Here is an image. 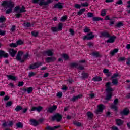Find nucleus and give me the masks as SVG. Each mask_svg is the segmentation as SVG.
<instances>
[{"instance_id":"f257e3e1","label":"nucleus","mask_w":130,"mask_h":130,"mask_svg":"<svg viewBox=\"0 0 130 130\" xmlns=\"http://www.w3.org/2000/svg\"><path fill=\"white\" fill-rule=\"evenodd\" d=\"M1 6L3 7V8H6V9L9 8L6 12V14L9 15V14H11L13 12V8L15 7V3L12 1H4L1 4Z\"/></svg>"},{"instance_id":"f03ea898","label":"nucleus","mask_w":130,"mask_h":130,"mask_svg":"<svg viewBox=\"0 0 130 130\" xmlns=\"http://www.w3.org/2000/svg\"><path fill=\"white\" fill-rule=\"evenodd\" d=\"M39 1L40 3H39ZM34 4H39V6L42 7V9H46L49 6V4H52L53 0H47L44 2V0H32Z\"/></svg>"},{"instance_id":"7ed1b4c3","label":"nucleus","mask_w":130,"mask_h":130,"mask_svg":"<svg viewBox=\"0 0 130 130\" xmlns=\"http://www.w3.org/2000/svg\"><path fill=\"white\" fill-rule=\"evenodd\" d=\"M110 82H107L106 84V92L107 93L105 100H109L112 97V92H113V88L110 87Z\"/></svg>"},{"instance_id":"20e7f679","label":"nucleus","mask_w":130,"mask_h":130,"mask_svg":"<svg viewBox=\"0 0 130 130\" xmlns=\"http://www.w3.org/2000/svg\"><path fill=\"white\" fill-rule=\"evenodd\" d=\"M23 54H24V52L22 51H19L16 55V59L18 60V61H20L21 63L25 62V60H26V59H27V58L30 56V55H29V53H26V54L23 56L24 59H22V55H23Z\"/></svg>"},{"instance_id":"39448f33","label":"nucleus","mask_w":130,"mask_h":130,"mask_svg":"<svg viewBox=\"0 0 130 130\" xmlns=\"http://www.w3.org/2000/svg\"><path fill=\"white\" fill-rule=\"evenodd\" d=\"M62 119V115L58 113H56L53 116H51V121H57V122H60Z\"/></svg>"},{"instance_id":"423d86ee","label":"nucleus","mask_w":130,"mask_h":130,"mask_svg":"<svg viewBox=\"0 0 130 130\" xmlns=\"http://www.w3.org/2000/svg\"><path fill=\"white\" fill-rule=\"evenodd\" d=\"M41 66H42V62L38 61L30 65L29 69L30 70H35V69H38V68L41 67Z\"/></svg>"},{"instance_id":"0eeeda50","label":"nucleus","mask_w":130,"mask_h":130,"mask_svg":"<svg viewBox=\"0 0 130 130\" xmlns=\"http://www.w3.org/2000/svg\"><path fill=\"white\" fill-rule=\"evenodd\" d=\"M98 109L94 111L96 114L102 113V112H103V110H104L105 106L103 105V104H100L98 106Z\"/></svg>"},{"instance_id":"6e6552de","label":"nucleus","mask_w":130,"mask_h":130,"mask_svg":"<svg viewBox=\"0 0 130 130\" xmlns=\"http://www.w3.org/2000/svg\"><path fill=\"white\" fill-rule=\"evenodd\" d=\"M95 37V35H93V32H90L87 35L84 36L83 40H92Z\"/></svg>"},{"instance_id":"1a4fd4ad","label":"nucleus","mask_w":130,"mask_h":130,"mask_svg":"<svg viewBox=\"0 0 130 130\" xmlns=\"http://www.w3.org/2000/svg\"><path fill=\"white\" fill-rule=\"evenodd\" d=\"M3 57L8 58L9 57V54L6 53L4 50H0V59H2Z\"/></svg>"},{"instance_id":"9d476101","label":"nucleus","mask_w":130,"mask_h":130,"mask_svg":"<svg viewBox=\"0 0 130 130\" xmlns=\"http://www.w3.org/2000/svg\"><path fill=\"white\" fill-rule=\"evenodd\" d=\"M57 109V106L56 105H53L52 107L48 108L47 111L50 113H53V112L55 111Z\"/></svg>"},{"instance_id":"9b49d317","label":"nucleus","mask_w":130,"mask_h":130,"mask_svg":"<svg viewBox=\"0 0 130 130\" xmlns=\"http://www.w3.org/2000/svg\"><path fill=\"white\" fill-rule=\"evenodd\" d=\"M129 113V110H128L127 108H126L124 110H123L122 111L120 112V114L122 115V116H123V115H125V116L128 115Z\"/></svg>"},{"instance_id":"f8f14e48","label":"nucleus","mask_w":130,"mask_h":130,"mask_svg":"<svg viewBox=\"0 0 130 130\" xmlns=\"http://www.w3.org/2000/svg\"><path fill=\"white\" fill-rule=\"evenodd\" d=\"M109 39L106 41L107 43H113L114 41H115V39H116V36H110L109 38Z\"/></svg>"},{"instance_id":"ddd939ff","label":"nucleus","mask_w":130,"mask_h":130,"mask_svg":"<svg viewBox=\"0 0 130 130\" xmlns=\"http://www.w3.org/2000/svg\"><path fill=\"white\" fill-rule=\"evenodd\" d=\"M17 52L18 51L15 50L14 49H9V54L12 57H15L16 56V54H17Z\"/></svg>"},{"instance_id":"4468645a","label":"nucleus","mask_w":130,"mask_h":130,"mask_svg":"<svg viewBox=\"0 0 130 130\" xmlns=\"http://www.w3.org/2000/svg\"><path fill=\"white\" fill-rule=\"evenodd\" d=\"M100 37H105V38H109V37H110V34L107 32V31H105L101 32V35L100 36Z\"/></svg>"},{"instance_id":"2eb2a0df","label":"nucleus","mask_w":130,"mask_h":130,"mask_svg":"<svg viewBox=\"0 0 130 130\" xmlns=\"http://www.w3.org/2000/svg\"><path fill=\"white\" fill-rule=\"evenodd\" d=\"M43 109V108L41 106L32 107L30 111H38V112H40Z\"/></svg>"},{"instance_id":"dca6fc26","label":"nucleus","mask_w":130,"mask_h":130,"mask_svg":"<svg viewBox=\"0 0 130 130\" xmlns=\"http://www.w3.org/2000/svg\"><path fill=\"white\" fill-rule=\"evenodd\" d=\"M63 5H64V3H61L60 2H58V3L55 4L54 5L53 8H55V9H62V8H63Z\"/></svg>"},{"instance_id":"f3484780","label":"nucleus","mask_w":130,"mask_h":130,"mask_svg":"<svg viewBox=\"0 0 130 130\" xmlns=\"http://www.w3.org/2000/svg\"><path fill=\"white\" fill-rule=\"evenodd\" d=\"M43 54L45 56L46 55H48V56H52L53 55V52L51 50H48L47 51H44Z\"/></svg>"},{"instance_id":"a211bd4d","label":"nucleus","mask_w":130,"mask_h":130,"mask_svg":"<svg viewBox=\"0 0 130 130\" xmlns=\"http://www.w3.org/2000/svg\"><path fill=\"white\" fill-rule=\"evenodd\" d=\"M56 60V58L55 57H49L46 58V61L49 63V62H53Z\"/></svg>"},{"instance_id":"6ab92c4d","label":"nucleus","mask_w":130,"mask_h":130,"mask_svg":"<svg viewBox=\"0 0 130 130\" xmlns=\"http://www.w3.org/2000/svg\"><path fill=\"white\" fill-rule=\"evenodd\" d=\"M22 91L23 92H27L28 94H31L33 92V87H28L26 88H22Z\"/></svg>"},{"instance_id":"aec40b11","label":"nucleus","mask_w":130,"mask_h":130,"mask_svg":"<svg viewBox=\"0 0 130 130\" xmlns=\"http://www.w3.org/2000/svg\"><path fill=\"white\" fill-rule=\"evenodd\" d=\"M59 127H60V125L58 126H55L54 127H51L50 126H47L45 128V129L47 130H55L57 128H59Z\"/></svg>"},{"instance_id":"412c9836","label":"nucleus","mask_w":130,"mask_h":130,"mask_svg":"<svg viewBox=\"0 0 130 130\" xmlns=\"http://www.w3.org/2000/svg\"><path fill=\"white\" fill-rule=\"evenodd\" d=\"M123 122H124L123 121H122V120L120 119H116V123L117 125H118V126H121V125L123 124Z\"/></svg>"},{"instance_id":"4be33fe9","label":"nucleus","mask_w":130,"mask_h":130,"mask_svg":"<svg viewBox=\"0 0 130 130\" xmlns=\"http://www.w3.org/2000/svg\"><path fill=\"white\" fill-rule=\"evenodd\" d=\"M30 122H31V125L34 126H37V125H39V122L35 119H31L30 120Z\"/></svg>"},{"instance_id":"5701e85b","label":"nucleus","mask_w":130,"mask_h":130,"mask_svg":"<svg viewBox=\"0 0 130 130\" xmlns=\"http://www.w3.org/2000/svg\"><path fill=\"white\" fill-rule=\"evenodd\" d=\"M82 98V95H78L77 96H74L73 98L71 100V101H72L73 102H76L77 100H78L79 99Z\"/></svg>"},{"instance_id":"b1692460","label":"nucleus","mask_w":130,"mask_h":130,"mask_svg":"<svg viewBox=\"0 0 130 130\" xmlns=\"http://www.w3.org/2000/svg\"><path fill=\"white\" fill-rule=\"evenodd\" d=\"M8 80H12L13 81H17V77L14 76L12 75H7Z\"/></svg>"},{"instance_id":"393cba45","label":"nucleus","mask_w":130,"mask_h":130,"mask_svg":"<svg viewBox=\"0 0 130 130\" xmlns=\"http://www.w3.org/2000/svg\"><path fill=\"white\" fill-rule=\"evenodd\" d=\"M81 78L83 79V80H85V79H88V78H89V74L86 73L84 72H82Z\"/></svg>"},{"instance_id":"a878e982","label":"nucleus","mask_w":130,"mask_h":130,"mask_svg":"<svg viewBox=\"0 0 130 130\" xmlns=\"http://www.w3.org/2000/svg\"><path fill=\"white\" fill-rule=\"evenodd\" d=\"M92 81H94V82H100L101 81H102V78L100 76H96L93 78Z\"/></svg>"},{"instance_id":"bb28decb","label":"nucleus","mask_w":130,"mask_h":130,"mask_svg":"<svg viewBox=\"0 0 130 130\" xmlns=\"http://www.w3.org/2000/svg\"><path fill=\"white\" fill-rule=\"evenodd\" d=\"M87 115L88 118H90V120L93 119V117H94V114L91 112H87Z\"/></svg>"},{"instance_id":"cd10ccee","label":"nucleus","mask_w":130,"mask_h":130,"mask_svg":"<svg viewBox=\"0 0 130 130\" xmlns=\"http://www.w3.org/2000/svg\"><path fill=\"white\" fill-rule=\"evenodd\" d=\"M91 55L93 56H94L95 57L98 58V57H101V55L99 54V52H93L91 53Z\"/></svg>"},{"instance_id":"c85d7f7f","label":"nucleus","mask_w":130,"mask_h":130,"mask_svg":"<svg viewBox=\"0 0 130 130\" xmlns=\"http://www.w3.org/2000/svg\"><path fill=\"white\" fill-rule=\"evenodd\" d=\"M85 11H86V9H85V8L81 9L77 13V15L78 16H81V15H83V14H84V13H85Z\"/></svg>"},{"instance_id":"c756f323","label":"nucleus","mask_w":130,"mask_h":130,"mask_svg":"<svg viewBox=\"0 0 130 130\" xmlns=\"http://www.w3.org/2000/svg\"><path fill=\"white\" fill-rule=\"evenodd\" d=\"M118 52V49H114L113 50L111 51L110 52V54L112 55V56H113L115 53H117Z\"/></svg>"},{"instance_id":"7c9ffc66","label":"nucleus","mask_w":130,"mask_h":130,"mask_svg":"<svg viewBox=\"0 0 130 130\" xmlns=\"http://www.w3.org/2000/svg\"><path fill=\"white\" fill-rule=\"evenodd\" d=\"M15 110L16 111V112H19V111H20V110H23V107L20 105H18L15 109Z\"/></svg>"},{"instance_id":"2f4dec72","label":"nucleus","mask_w":130,"mask_h":130,"mask_svg":"<svg viewBox=\"0 0 130 130\" xmlns=\"http://www.w3.org/2000/svg\"><path fill=\"white\" fill-rule=\"evenodd\" d=\"M103 19L101 18L100 17H93L92 19V21H93V22H98L99 21H103Z\"/></svg>"},{"instance_id":"473e14b6","label":"nucleus","mask_w":130,"mask_h":130,"mask_svg":"<svg viewBox=\"0 0 130 130\" xmlns=\"http://www.w3.org/2000/svg\"><path fill=\"white\" fill-rule=\"evenodd\" d=\"M122 26H123V23L121 22H119L115 25V28H120V27H122Z\"/></svg>"},{"instance_id":"72a5a7b5","label":"nucleus","mask_w":130,"mask_h":130,"mask_svg":"<svg viewBox=\"0 0 130 130\" xmlns=\"http://www.w3.org/2000/svg\"><path fill=\"white\" fill-rule=\"evenodd\" d=\"M117 77H119V78H120V76L119 75V74L116 73H114L113 76L111 77V80H112V79H115V78H117Z\"/></svg>"},{"instance_id":"f704fd0d","label":"nucleus","mask_w":130,"mask_h":130,"mask_svg":"<svg viewBox=\"0 0 130 130\" xmlns=\"http://www.w3.org/2000/svg\"><path fill=\"white\" fill-rule=\"evenodd\" d=\"M112 83L113 85H114L115 86H116L117 84H118V80H117V79H112Z\"/></svg>"},{"instance_id":"c9c22d12","label":"nucleus","mask_w":130,"mask_h":130,"mask_svg":"<svg viewBox=\"0 0 130 130\" xmlns=\"http://www.w3.org/2000/svg\"><path fill=\"white\" fill-rule=\"evenodd\" d=\"M16 44H17V46L19 45H23V44H24V41L22 40H19L16 42Z\"/></svg>"},{"instance_id":"e433bc0d","label":"nucleus","mask_w":130,"mask_h":130,"mask_svg":"<svg viewBox=\"0 0 130 130\" xmlns=\"http://www.w3.org/2000/svg\"><path fill=\"white\" fill-rule=\"evenodd\" d=\"M17 128H23V123L22 122H18L16 123Z\"/></svg>"},{"instance_id":"4c0bfd02","label":"nucleus","mask_w":130,"mask_h":130,"mask_svg":"<svg viewBox=\"0 0 130 130\" xmlns=\"http://www.w3.org/2000/svg\"><path fill=\"white\" fill-rule=\"evenodd\" d=\"M6 17L4 16H1L0 17V23H5V21H6Z\"/></svg>"},{"instance_id":"58836bf2","label":"nucleus","mask_w":130,"mask_h":130,"mask_svg":"<svg viewBox=\"0 0 130 130\" xmlns=\"http://www.w3.org/2000/svg\"><path fill=\"white\" fill-rule=\"evenodd\" d=\"M106 15V10L105 9H102L101 12V16L104 17Z\"/></svg>"},{"instance_id":"ea45409f","label":"nucleus","mask_w":130,"mask_h":130,"mask_svg":"<svg viewBox=\"0 0 130 130\" xmlns=\"http://www.w3.org/2000/svg\"><path fill=\"white\" fill-rule=\"evenodd\" d=\"M78 66H79V64L76 62L71 63L70 64V67H71V68H78Z\"/></svg>"},{"instance_id":"a19ab883","label":"nucleus","mask_w":130,"mask_h":130,"mask_svg":"<svg viewBox=\"0 0 130 130\" xmlns=\"http://www.w3.org/2000/svg\"><path fill=\"white\" fill-rule=\"evenodd\" d=\"M62 57L64 58L65 60H69V58H70V57H69V55L67 54H63L62 55Z\"/></svg>"},{"instance_id":"79ce46f5","label":"nucleus","mask_w":130,"mask_h":130,"mask_svg":"<svg viewBox=\"0 0 130 130\" xmlns=\"http://www.w3.org/2000/svg\"><path fill=\"white\" fill-rule=\"evenodd\" d=\"M26 12H27L26 10V8H25V6H22L21 9L20 8L19 13H25Z\"/></svg>"},{"instance_id":"37998d69","label":"nucleus","mask_w":130,"mask_h":130,"mask_svg":"<svg viewBox=\"0 0 130 130\" xmlns=\"http://www.w3.org/2000/svg\"><path fill=\"white\" fill-rule=\"evenodd\" d=\"M12 105H13V102H12V101H8V102H7V103L6 104V107H10Z\"/></svg>"},{"instance_id":"c03bdc74","label":"nucleus","mask_w":130,"mask_h":130,"mask_svg":"<svg viewBox=\"0 0 130 130\" xmlns=\"http://www.w3.org/2000/svg\"><path fill=\"white\" fill-rule=\"evenodd\" d=\"M91 31V29H90V28L85 26V29H84V33H89V32Z\"/></svg>"},{"instance_id":"a18cd8bd","label":"nucleus","mask_w":130,"mask_h":130,"mask_svg":"<svg viewBox=\"0 0 130 130\" xmlns=\"http://www.w3.org/2000/svg\"><path fill=\"white\" fill-rule=\"evenodd\" d=\"M9 46L10 47H13L14 48H16V47H17L18 45L17 44V43H13L10 44Z\"/></svg>"},{"instance_id":"49530a36","label":"nucleus","mask_w":130,"mask_h":130,"mask_svg":"<svg viewBox=\"0 0 130 130\" xmlns=\"http://www.w3.org/2000/svg\"><path fill=\"white\" fill-rule=\"evenodd\" d=\"M73 124L75 125H76V126H78V127L82 126V123H81L79 122H77V121H75L74 122Z\"/></svg>"},{"instance_id":"de8ad7c7","label":"nucleus","mask_w":130,"mask_h":130,"mask_svg":"<svg viewBox=\"0 0 130 130\" xmlns=\"http://www.w3.org/2000/svg\"><path fill=\"white\" fill-rule=\"evenodd\" d=\"M23 26L27 28H30V27H31V23L30 22L24 23H23Z\"/></svg>"},{"instance_id":"09e8293b","label":"nucleus","mask_w":130,"mask_h":130,"mask_svg":"<svg viewBox=\"0 0 130 130\" xmlns=\"http://www.w3.org/2000/svg\"><path fill=\"white\" fill-rule=\"evenodd\" d=\"M58 31H61L62 30V23H59L57 27Z\"/></svg>"},{"instance_id":"8fccbe9b","label":"nucleus","mask_w":130,"mask_h":130,"mask_svg":"<svg viewBox=\"0 0 130 130\" xmlns=\"http://www.w3.org/2000/svg\"><path fill=\"white\" fill-rule=\"evenodd\" d=\"M51 31H53V32H55L58 31L57 27H51Z\"/></svg>"},{"instance_id":"3c124183","label":"nucleus","mask_w":130,"mask_h":130,"mask_svg":"<svg viewBox=\"0 0 130 130\" xmlns=\"http://www.w3.org/2000/svg\"><path fill=\"white\" fill-rule=\"evenodd\" d=\"M67 19H68V16H67V15H65L61 18L60 21L61 22H66Z\"/></svg>"},{"instance_id":"603ef678","label":"nucleus","mask_w":130,"mask_h":130,"mask_svg":"<svg viewBox=\"0 0 130 130\" xmlns=\"http://www.w3.org/2000/svg\"><path fill=\"white\" fill-rule=\"evenodd\" d=\"M111 108L113 109L114 111H117V107L115 105H112Z\"/></svg>"},{"instance_id":"864d4df0","label":"nucleus","mask_w":130,"mask_h":130,"mask_svg":"<svg viewBox=\"0 0 130 130\" xmlns=\"http://www.w3.org/2000/svg\"><path fill=\"white\" fill-rule=\"evenodd\" d=\"M87 17L88 18H93L94 17V13L88 12L87 13Z\"/></svg>"},{"instance_id":"5fc2aeb1","label":"nucleus","mask_w":130,"mask_h":130,"mask_svg":"<svg viewBox=\"0 0 130 130\" xmlns=\"http://www.w3.org/2000/svg\"><path fill=\"white\" fill-rule=\"evenodd\" d=\"M87 45L89 47H93L94 46V45H95V44H94V43H93L92 42H89L87 43Z\"/></svg>"},{"instance_id":"6e6d98bb","label":"nucleus","mask_w":130,"mask_h":130,"mask_svg":"<svg viewBox=\"0 0 130 130\" xmlns=\"http://www.w3.org/2000/svg\"><path fill=\"white\" fill-rule=\"evenodd\" d=\"M31 35L32 36H34V37H36L37 36H38V32L33 31L31 32Z\"/></svg>"},{"instance_id":"4d7b16f0","label":"nucleus","mask_w":130,"mask_h":130,"mask_svg":"<svg viewBox=\"0 0 130 130\" xmlns=\"http://www.w3.org/2000/svg\"><path fill=\"white\" fill-rule=\"evenodd\" d=\"M125 60V57H120L118 59V61H124Z\"/></svg>"},{"instance_id":"13d9d810","label":"nucleus","mask_w":130,"mask_h":130,"mask_svg":"<svg viewBox=\"0 0 130 130\" xmlns=\"http://www.w3.org/2000/svg\"><path fill=\"white\" fill-rule=\"evenodd\" d=\"M8 126H13V125H14V121H10L9 122H8Z\"/></svg>"},{"instance_id":"bf43d9fd","label":"nucleus","mask_w":130,"mask_h":130,"mask_svg":"<svg viewBox=\"0 0 130 130\" xmlns=\"http://www.w3.org/2000/svg\"><path fill=\"white\" fill-rule=\"evenodd\" d=\"M81 7H89V3H88V2L81 3Z\"/></svg>"},{"instance_id":"052dcab7","label":"nucleus","mask_w":130,"mask_h":130,"mask_svg":"<svg viewBox=\"0 0 130 130\" xmlns=\"http://www.w3.org/2000/svg\"><path fill=\"white\" fill-rule=\"evenodd\" d=\"M69 31L70 32L71 35H72V36H74V35H75V30H74V29H70Z\"/></svg>"},{"instance_id":"680f3d73","label":"nucleus","mask_w":130,"mask_h":130,"mask_svg":"<svg viewBox=\"0 0 130 130\" xmlns=\"http://www.w3.org/2000/svg\"><path fill=\"white\" fill-rule=\"evenodd\" d=\"M56 96L58 98H61V97H62V92H58L56 94Z\"/></svg>"},{"instance_id":"e2e57ef3","label":"nucleus","mask_w":130,"mask_h":130,"mask_svg":"<svg viewBox=\"0 0 130 130\" xmlns=\"http://www.w3.org/2000/svg\"><path fill=\"white\" fill-rule=\"evenodd\" d=\"M19 10H20V7L19 6H17L15 7L14 12H18V11H19Z\"/></svg>"},{"instance_id":"0e129e2a","label":"nucleus","mask_w":130,"mask_h":130,"mask_svg":"<svg viewBox=\"0 0 130 130\" xmlns=\"http://www.w3.org/2000/svg\"><path fill=\"white\" fill-rule=\"evenodd\" d=\"M74 7L75 8H76V9H81L82 5H80V4H76L75 5Z\"/></svg>"},{"instance_id":"69168bd1","label":"nucleus","mask_w":130,"mask_h":130,"mask_svg":"<svg viewBox=\"0 0 130 130\" xmlns=\"http://www.w3.org/2000/svg\"><path fill=\"white\" fill-rule=\"evenodd\" d=\"M16 30V25H13L12 28H11V32H15Z\"/></svg>"},{"instance_id":"338daca9","label":"nucleus","mask_w":130,"mask_h":130,"mask_svg":"<svg viewBox=\"0 0 130 130\" xmlns=\"http://www.w3.org/2000/svg\"><path fill=\"white\" fill-rule=\"evenodd\" d=\"M116 4V5H122V4H123V2H122V0H118Z\"/></svg>"},{"instance_id":"774afa93","label":"nucleus","mask_w":130,"mask_h":130,"mask_svg":"<svg viewBox=\"0 0 130 130\" xmlns=\"http://www.w3.org/2000/svg\"><path fill=\"white\" fill-rule=\"evenodd\" d=\"M111 114V113L109 111H108L106 113V115L107 117H111V116H110Z\"/></svg>"}]
</instances>
